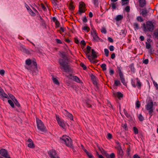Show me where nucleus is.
<instances>
[{
	"label": "nucleus",
	"instance_id": "1",
	"mask_svg": "<svg viewBox=\"0 0 158 158\" xmlns=\"http://www.w3.org/2000/svg\"><path fill=\"white\" fill-rule=\"evenodd\" d=\"M58 62L61 69H63L64 72H66L71 71V68L68 63L65 60L60 59H59Z\"/></svg>",
	"mask_w": 158,
	"mask_h": 158
},
{
	"label": "nucleus",
	"instance_id": "2",
	"mask_svg": "<svg viewBox=\"0 0 158 158\" xmlns=\"http://www.w3.org/2000/svg\"><path fill=\"white\" fill-rule=\"evenodd\" d=\"M60 139L61 142L64 143L66 146L73 149L72 140L69 136L66 135H63Z\"/></svg>",
	"mask_w": 158,
	"mask_h": 158
},
{
	"label": "nucleus",
	"instance_id": "3",
	"mask_svg": "<svg viewBox=\"0 0 158 158\" xmlns=\"http://www.w3.org/2000/svg\"><path fill=\"white\" fill-rule=\"evenodd\" d=\"M144 30L152 32L154 29V25L151 21H148L146 22V25H143Z\"/></svg>",
	"mask_w": 158,
	"mask_h": 158
},
{
	"label": "nucleus",
	"instance_id": "4",
	"mask_svg": "<svg viewBox=\"0 0 158 158\" xmlns=\"http://www.w3.org/2000/svg\"><path fill=\"white\" fill-rule=\"evenodd\" d=\"M36 123L37 124V127L39 130H40L42 132H46L47 131L46 127L40 120L37 118Z\"/></svg>",
	"mask_w": 158,
	"mask_h": 158
},
{
	"label": "nucleus",
	"instance_id": "5",
	"mask_svg": "<svg viewBox=\"0 0 158 158\" xmlns=\"http://www.w3.org/2000/svg\"><path fill=\"white\" fill-rule=\"evenodd\" d=\"M131 84L134 87L136 86L139 89H140L142 86V83L138 78H136L135 80L131 79Z\"/></svg>",
	"mask_w": 158,
	"mask_h": 158
},
{
	"label": "nucleus",
	"instance_id": "6",
	"mask_svg": "<svg viewBox=\"0 0 158 158\" xmlns=\"http://www.w3.org/2000/svg\"><path fill=\"white\" fill-rule=\"evenodd\" d=\"M153 102L152 100L150 102H148L147 105L145 106L146 109L148 111L150 117L152 115V113L153 111Z\"/></svg>",
	"mask_w": 158,
	"mask_h": 158
},
{
	"label": "nucleus",
	"instance_id": "7",
	"mask_svg": "<svg viewBox=\"0 0 158 158\" xmlns=\"http://www.w3.org/2000/svg\"><path fill=\"white\" fill-rule=\"evenodd\" d=\"M79 8L78 12L80 15L85 11V5L83 2L80 3Z\"/></svg>",
	"mask_w": 158,
	"mask_h": 158
},
{
	"label": "nucleus",
	"instance_id": "8",
	"mask_svg": "<svg viewBox=\"0 0 158 158\" xmlns=\"http://www.w3.org/2000/svg\"><path fill=\"white\" fill-rule=\"evenodd\" d=\"M0 155L6 158H11L8 154L7 151L4 149H2L0 150Z\"/></svg>",
	"mask_w": 158,
	"mask_h": 158
},
{
	"label": "nucleus",
	"instance_id": "9",
	"mask_svg": "<svg viewBox=\"0 0 158 158\" xmlns=\"http://www.w3.org/2000/svg\"><path fill=\"white\" fill-rule=\"evenodd\" d=\"M92 36L93 38V40L94 41L98 42L100 41H102V40L99 38L97 35L96 31H94L93 33L92 34Z\"/></svg>",
	"mask_w": 158,
	"mask_h": 158
},
{
	"label": "nucleus",
	"instance_id": "10",
	"mask_svg": "<svg viewBox=\"0 0 158 158\" xmlns=\"http://www.w3.org/2000/svg\"><path fill=\"white\" fill-rule=\"evenodd\" d=\"M56 119L59 125L63 128L65 127V124L63 120L61 119L58 115H56Z\"/></svg>",
	"mask_w": 158,
	"mask_h": 158
},
{
	"label": "nucleus",
	"instance_id": "11",
	"mask_svg": "<svg viewBox=\"0 0 158 158\" xmlns=\"http://www.w3.org/2000/svg\"><path fill=\"white\" fill-rule=\"evenodd\" d=\"M118 71L119 74L121 82L124 85H126L127 83L126 82L125 78L124 77L123 74L122 72L121 71L120 69H118Z\"/></svg>",
	"mask_w": 158,
	"mask_h": 158
},
{
	"label": "nucleus",
	"instance_id": "12",
	"mask_svg": "<svg viewBox=\"0 0 158 158\" xmlns=\"http://www.w3.org/2000/svg\"><path fill=\"white\" fill-rule=\"evenodd\" d=\"M48 154L51 158H59L57 155L56 153L54 150H52L48 152Z\"/></svg>",
	"mask_w": 158,
	"mask_h": 158
},
{
	"label": "nucleus",
	"instance_id": "13",
	"mask_svg": "<svg viewBox=\"0 0 158 158\" xmlns=\"http://www.w3.org/2000/svg\"><path fill=\"white\" fill-rule=\"evenodd\" d=\"M63 113L66 116L68 117L71 120H73V115L68 112L66 110H64V111Z\"/></svg>",
	"mask_w": 158,
	"mask_h": 158
},
{
	"label": "nucleus",
	"instance_id": "14",
	"mask_svg": "<svg viewBox=\"0 0 158 158\" xmlns=\"http://www.w3.org/2000/svg\"><path fill=\"white\" fill-rule=\"evenodd\" d=\"M8 97L7 95L4 92V90L0 86V98H6Z\"/></svg>",
	"mask_w": 158,
	"mask_h": 158
},
{
	"label": "nucleus",
	"instance_id": "15",
	"mask_svg": "<svg viewBox=\"0 0 158 158\" xmlns=\"http://www.w3.org/2000/svg\"><path fill=\"white\" fill-rule=\"evenodd\" d=\"M113 94L115 97H117L119 99L123 97V94L120 92H117L114 93Z\"/></svg>",
	"mask_w": 158,
	"mask_h": 158
},
{
	"label": "nucleus",
	"instance_id": "16",
	"mask_svg": "<svg viewBox=\"0 0 158 158\" xmlns=\"http://www.w3.org/2000/svg\"><path fill=\"white\" fill-rule=\"evenodd\" d=\"M139 6L141 7H143L146 4L145 0H139Z\"/></svg>",
	"mask_w": 158,
	"mask_h": 158
},
{
	"label": "nucleus",
	"instance_id": "17",
	"mask_svg": "<svg viewBox=\"0 0 158 158\" xmlns=\"http://www.w3.org/2000/svg\"><path fill=\"white\" fill-rule=\"evenodd\" d=\"M91 53V56H92V58H93V59H95L97 57V53L96 52H95L94 49H92Z\"/></svg>",
	"mask_w": 158,
	"mask_h": 158
},
{
	"label": "nucleus",
	"instance_id": "18",
	"mask_svg": "<svg viewBox=\"0 0 158 158\" xmlns=\"http://www.w3.org/2000/svg\"><path fill=\"white\" fill-rule=\"evenodd\" d=\"M118 157V158H122L123 155V152L122 150L117 151Z\"/></svg>",
	"mask_w": 158,
	"mask_h": 158
},
{
	"label": "nucleus",
	"instance_id": "19",
	"mask_svg": "<svg viewBox=\"0 0 158 158\" xmlns=\"http://www.w3.org/2000/svg\"><path fill=\"white\" fill-rule=\"evenodd\" d=\"M147 13L148 12L147 10L145 9H142L140 13L144 17H145L147 16Z\"/></svg>",
	"mask_w": 158,
	"mask_h": 158
},
{
	"label": "nucleus",
	"instance_id": "20",
	"mask_svg": "<svg viewBox=\"0 0 158 158\" xmlns=\"http://www.w3.org/2000/svg\"><path fill=\"white\" fill-rule=\"evenodd\" d=\"M69 8L71 10H74L75 8V7L73 5V2L72 1H71L69 3Z\"/></svg>",
	"mask_w": 158,
	"mask_h": 158
},
{
	"label": "nucleus",
	"instance_id": "21",
	"mask_svg": "<svg viewBox=\"0 0 158 158\" xmlns=\"http://www.w3.org/2000/svg\"><path fill=\"white\" fill-rule=\"evenodd\" d=\"M26 8L27 10L29 11V13L32 16H34L35 15V14L30 9L28 6H27L26 7Z\"/></svg>",
	"mask_w": 158,
	"mask_h": 158
},
{
	"label": "nucleus",
	"instance_id": "22",
	"mask_svg": "<svg viewBox=\"0 0 158 158\" xmlns=\"http://www.w3.org/2000/svg\"><path fill=\"white\" fill-rule=\"evenodd\" d=\"M89 60H90L91 63L95 64L97 62V61L96 60H94V59H93V58H92L91 56L90 55H88L87 56Z\"/></svg>",
	"mask_w": 158,
	"mask_h": 158
},
{
	"label": "nucleus",
	"instance_id": "23",
	"mask_svg": "<svg viewBox=\"0 0 158 158\" xmlns=\"http://www.w3.org/2000/svg\"><path fill=\"white\" fill-rule=\"evenodd\" d=\"M73 80L77 83H80L81 82V80L79 78L76 76H73Z\"/></svg>",
	"mask_w": 158,
	"mask_h": 158
},
{
	"label": "nucleus",
	"instance_id": "24",
	"mask_svg": "<svg viewBox=\"0 0 158 158\" xmlns=\"http://www.w3.org/2000/svg\"><path fill=\"white\" fill-rule=\"evenodd\" d=\"M123 18V15H118L115 18L116 21H119L121 20Z\"/></svg>",
	"mask_w": 158,
	"mask_h": 158
},
{
	"label": "nucleus",
	"instance_id": "25",
	"mask_svg": "<svg viewBox=\"0 0 158 158\" xmlns=\"http://www.w3.org/2000/svg\"><path fill=\"white\" fill-rule=\"evenodd\" d=\"M122 2V6L125 5H127L129 3V0H121Z\"/></svg>",
	"mask_w": 158,
	"mask_h": 158
},
{
	"label": "nucleus",
	"instance_id": "26",
	"mask_svg": "<svg viewBox=\"0 0 158 158\" xmlns=\"http://www.w3.org/2000/svg\"><path fill=\"white\" fill-rule=\"evenodd\" d=\"M82 29L85 31H86L87 32H88L89 31V28L87 26H85L82 27Z\"/></svg>",
	"mask_w": 158,
	"mask_h": 158
},
{
	"label": "nucleus",
	"instance_id": "27",
	"mask_svg": "<svg viewBox=\"0 0 158 158\" xmlns=\"http://www.w3.org/2000/svg\"><path fill=\"white\" fill-rule=\"evenodd\" d=\"M127 33V31L125 29L122 30L120 33V35L124 36Z\"/></svg>",
	"mask_w": 158,
	"mask_h": 158
},
{
	"label": "nucleus",
	"instance_id": "28",
	"mask_svg": "<svg viewBox=\"0 0 158 158\" xmlns=\"http://www.w3.org/2000/svg\"><path fill=\"white\" fill-rule=\"evenodd\" d=\"M27 146L28 147L30 148H34L35 147V144L33 142L31 143H29L28 145Z\"/></svg>",
	"mask_w": 158,
	"mask_h": 158
},
{
	"label": "nucleus",
	"instance_id": "29",
	"mask_svg": "<svg viewBox=\"0 0 158 158\" xmlns=\"http://www.w3.org/2000/svg\"><path fill=\"white\" fill-rule=\"evenodd\" d=\"M130 147L129 146L128 147V148H127V150L126 156H127V157L130 156Z\"/></svg>",
	"mask_w": 158,
	"mask_h": 158
},
{
	"label": "nucleus",
	"instance_id": "30",
	"mask_svg": "<svg viewBox=\"0 0 158 158\" xmlns=\"http://www.w3.org/2000/svg\"><path fill=\"white\" fill-rule=\"evenodd\" d=\"M133 26L135 30L138 29L139 27V26L138 24L136 23H133Z\"/></svg>",
	"mask_w": 158,
	"mask_h": 158
},
{
	"label": "nucleus",
	"instance_id": "31",
	"mask_svg": "<svg viewBox=\"0 0 158 158\" xmlns=\"http://www.w3.org/2000/svg\"><path fill=\"white\" fill-rule=\"evenodd\" d=\"M52 80L54 82V83H55V84H56L57 85H59V83L58 81V80H57V79H56L55 78L53 77L52 78Z\"/></svg>",
	"mask_w": 158,
	"mask_h": 158
},
{
	"label": "nucleus",
	"instance_id": "32",
	"mask_svg": "<svg viewBox=\"0 0 158 158\" xmlns=\"http://www.w3.org/2000/svg\"><path fill=\"white\" fill-rule=\"evenodd\" d=\"M117 144L118 145V146L116 147V148L117 150V151H119L122 150L120 144V143L118 142H117Z\"/></svg>",
	"mask_w": 158,
	"mask_h": 158
},
{
	"label": "nucleus",
	"instance_id": "33",
	"mask_svg": "<svg viewBox=\"0 0 158 158\" xmlns=\"http://www.w3.org/2000/svg\"><path fill=\"white\" fill-rule=\"evenodd\" d=\"M106 65L105 64H103L101 65V67L102 68V69L103 71H105L106 69Z\"/></svg>",
	"mask_w": 158,
	"mask_h": 158
},
{
	"label": "nucleus",
	"instance_id": "34",
	"mask_svg": "<svg viewBox=\"0 0 158 158\" xmlns=\"http://www.w3.org/2000/svg\"><path fill=\"white\" fill-rule=\"evenodd\" d=\"M114 85L116 86H118L120 84V82L119 80H114Z\"/></svg>",
	"mask_w": 158,
	"mask_h": 158
},
{
	"label": "nucleus",
	"instance_id": "35",
	"mask_svg": "<svg viewBox=\"0 0 158 158\" xmlns=\"http://www.w3.org/2000/svg\"><path fill=\"white\" fill-rule=\"evenodd\" d=\"M91 47L89 46H87L86 47V53L87 54H89V53L90 51Z\"/></svg>",
	"mask_w": 158,
	"mask_h": 158
},
{
	"label": "nucleus",
	"instance_id": "36",
	"mask_svg": "<svg viewBox=\"0 0 158 158\" xmlns=\"http://www.w3.org/2000/svg\"><path fill=\"white\" fill-rule=\"evenodd\" d=\"M31 60L30 59H27L26 61V64L28 65H30L31 64Z\"/></svg>",
	"mask_w": 158,
	"mask_h": 158
},
{
	"label": "nucleus",
	"instance_id": "37",
	"mask_svg": "<svg viewBox=\"0 0 158 158\" xmlns=\"http://www.w3.org/2000/svg\"><path fill=\"white\" fill-rule=\"evenodd\" d=\"M8 102L10 105L11 106L14 108V105L13 102L10 100H8Z\"/></svg>",
	"mask_w": 158,
	"mask_h": 158
},
{
	"label": "nucleus",
	"instance_id": "38",
	"mask_svg": "<svg viewBox=\"0 0 158 158\" xmlns=\"http://www.w3.org/2000/svg\"><path fill=\"white\" fill-rule=\"evenodd\" d=\"M133 129L135 134H137L138 133V129L136 127H134Z\"/></svg>",
	"mask_w": 158,
	"mask_h": 158
},
{
	"label": "nucleus",
	"instance_id": "39",
	"mask_svg": "<svg viewBox=\"0 0 158 158\" xmlns=\"http://www.w3.org/2000/svg\"><path fill=\"white\" fill-rule=\"evenodd\" d=\"M138 118L139 121H143L144 120V118L141 114H140L138 116Z\"/></svg>",
	"mask_w": 158,
	"mask_h": 158
},
{
	"label": "nucleus",
	"instance_id": "40",
	"mask_svg": "<svg viewBox=\"0 0 158 158\" xmlns=\"http://www.w3.org/2000/svg\"><path fill=\"white\" fill-rule=\"evenodd\" d=\"M104 52L105 55L106 57H108L109 56V51L107 49H104Z\"/></svg>",
	"mask_w": 158,
	"mask_h": 158
},
{
	"label": "nucleus",
	"instance_id": "41",
	"mask_svg": "<svg viewBox=\"0 0 158 158\" xmlns=\"http://www.w3.org/2000/svg\"><path fill=\"white\" fill-rule=\"evenodd\" d=\"M14 103H15V104L18 107H20V104L18 102L17 100L16 99H15V100L14 101Z\"/></svg>",
	"mask_w": 158,
	"mask_h": 158
},
{
	"label": "nucleus",
	"instance_id": "42",
	"mask_svg": "<svg viewBox=\"0 0 158 158\" xmlns=\"http://www.w3.org/2000/svg\"><path fill=\"white\" fill-rule=\"evenodd\" d=\"M154 34L156 37H158V28L155 31Z\"/></svg>",
	"mask_w": 158,
	"mask_h": 158
},
{
	"label": "nucleus",
	"instance_id": "43",
	"mask_svg": "<svg viewBox=\"0 0 158 158\" xmlns=\"http://www.w3.org/2000/svg\"><path fill=\"white\" fill-rule=\"evenodd\" d=\"M20 50L22 52H23L26 49L25 46L23 45H21L20 48Z\"/></svg>",
	"mask_w": 158,
	"mask_h": 158
},
{
	"label": "nucleus",
	"instance_id": "44",
	"mask_svg": "<svg viewBox=\"0 0 158 158\" xmlns=\"http://www.w3.org/2000/svg\"><path fill=\"white\" fill-rule=\"evenodd\" d=\"M117 3H113L111 4V5L112 9L113 10H115L116 8V5Z\"/></svg>",
	"mask_w": 158,
	"mask_h": 158
},
{
	"label": "nucleus",
	"instance_id": "45",
	"mask_svg": "<svg viewBox=\"0 0 158 158\" xmlns=\"http://www.w3.org/2000/svg\"><path fill=\"white\" fill-rule=\"evenodd\" d=\"M80 66L83 68L84 70H85L87 69L86 67V66L83 63H81L80 64Z\"/></svg>",
	"mask_w": 158,
	"mask_h": 158
},
{
	"label": "nucleus",
	"instance_id": "46",
	"mask_svg": "<svg viewBox=\"0 0 158 158\" xmlns=\"http://www.w3.org/2000/svg\"><path fill=\"white\" fill-rule=\"evenodd\" d=\"M23 52L27 54H30L31 53V52L30 51L28 50L27 49H26V48L25 49V50Z\"/></svg>",
	"mask_w": 158,
	"mask_h": 158
},
{
	"label": "nucleus",
	"instance_id": "47",
	"mask_svg": "<svg viewBox=\"0 0 158 158\" xmlns=\"http://www.w3.org/2000/svg\"><path fill=\"white\" fill-rule=\"evenodd\" d=\"M41 6L42 8L43 9V10L45 11L47 10V8L46 7L44 6L43 3H42L41 4Z\"/></svg>",
	"mask_w": 158,
	"mask_h": 158
},
{
	"label": "nucleus",
	"instance_id": "48",
	"mask_svg": "<svg viewBox=\"0 0 158 158\" xmlns=\"http://www.w3.org/2000/svg\"><path fill=\"white\" fill-rule=\"evenodd\" d=\"M125 10L127 12H129L130 11V7L129 6H127L125 9Z\"/></svg>",
	"mask_w": 158,
	"mask_h": 158
},
{
	"label": "nucleus",
	"instance_id": "49",
	"mask_svg": "<svg viewBox=\"0 0 158 158\" xmlns=\"http://www.w3.org/2000/svg\"><path fill=\"white\" fill-rule=\"evenodd\" d=\"M58 31L59 32L60 34H62L61 32H64V30L63 27H61L60 28V30H58Z\"/></svg>",
	"mask_w": 158,
	"mask_h": 158
},
{
	"label": "nucleus",
	"instance_id": "50",
	"mask_svg": "<svg viewBox=\"0 0 158 158\" xmlns=\"http://www.w3.org/2000/svg\"><path fill=\"white\" fill-rule=\"evenodd\" d=\"M101 31L102 33H104L105 34H106V30L105 28H102L101 30Z\"/></svg>",
	"mask_w": 158,
	"mask_h": 158
},
{
	"label": "nucleus",
	"instance_id": "51",
	"mask_svg": "<svg viewBox=\"0 0 158 158\" xmlns=\"http://www.w3.org/2000/svg\"><path fill=\"white\" fill-rule=\"evenodd\" d=\"M151 47V45L149 43H146V48L147 49H149Z\"/></svg>",
	"mask_w": 158,
	"mask_h": 158
},
{
	"label": "nucleus",
	"instance_id": "52",
	"mask_svg": "<svg viewBox=\"0 0 158 158\" xmlns=\"http://www.w3.org/2000/svg\"><path fill=\"white\" fill-rule=\"evenodd\" d=\"M33 63L34 65L35 66V69L36 70H37V66L36 61L35 60H33Z\"/></svg>",
	"mask_w": 158,
	"mask_h": 158
},
{
	"label": "nucleus",
	"instance_id": "53",
	"mask_svg": "<svg viewBox=\"0 0 158 158\" xmlns=\"http://www.w3.org/2000/svg\"><path fill=\"white\" fill-rule=\"evenodd\" d=\"M136 19L137 21H139L140 22H142L143 21V20L141 17L140 16H138V17H137Z\"/></svg>",
	"mask_w": 158,
	"mask_h": 158
},
{
	"label": "nucleus",
	"instance_id": "54",
	"mask_svg": "<svg viewBox=\"0 0 158 158\" xmlns=\"http://www.w3.org/2000/svg\"><path fill=\"white\" fill-rule=\"evenodd\" d=\"M5 72L3 69H2L0 70V74L2 76H3L5 74Z\"/></svg>",
	"mask_w": 158,
	"mask_h": 158
},
{
	"label": "nucleus",
	"instance_id": "55",
	"mask_svg": "<svg viewBox=\"0 0 158 158\" xmlns=\"http://www.w3.org/2000/svg\"><path fill=\"white\" fill-rule=\"evenodd\" d=\"M112 138V135L110 133H108L107 135V138L110 139Z\"/></svg>",
	"mask_w": 158,
	"mask_h": 158
},
{
	"label": "nucleus",
	"instance_id": "56",
	"mask_svg": "<svg viewBox=\"0 0 158 158\" xmlns=\"http://www.w3.org/2000/svg\"><path fill=\"white\" fill-rule=\"evenodd\" d=\"M115 155L114 153H111L109 156V158H114Z\"/></svg>",
	"mask_w": 158,
	"mask_h": 158
},
{
	"label": "nucleus",
	"instance_id": "57",
	"mask_svg": "<svg viewBox=\"0 0 158 158\" xmlns=\"http://www.w3.org/2000/svg\"><path fill=\"white\" fill-rule=\"evenodd\" d=\"M123 128L125 129V130H127L128 127L127 126V125L126 123H125L124 124L123 126Z\"/></svg>",
	"mask_w": 158,
	"mask_h": 158
},
{
	"label": "nucleus",
	"instance_id": "58",
	"mask_svg": "<svg viewBox=\"0 0 158 158\" xmlns=\"http://www.w3.org/2000/svg\"><path fill=\"white\" fill-rule=\"evenodd\" d=\"M140 102L139 101H137L136 102V107L137 108H139L140 106Z\"/></svg>",
	"mask_w": 158,
	"mask_h": 158
},
{
	"label": "nucleus",
	"instance_id": "59",
	"mask_svg": "<svg viewBox=\"0 0 158 158\" xmlns=\"http://www.w3.org/2000/svg\"><path fill=\"white\" fill-rule=\"evenodd\" d=\"M114 73V71L113 69H110L109 71V73L110 75H113Z\"/></svg>",
	"mask_w": 158,
	"mask_h": 158
},
{
	"label": "nucleus",
	"instance_id": "60",
	"mask_svg": "<svg viewBox=\"0 0 158 158\" xmlns=\"http://www.w3.org/2000/svg\"><path fill=\"white\" fill-rule=\"evenodd\" d=\"M9 96H10V98H11V99L13 100V101L14 100H15V99H16L15 98V97L12 94H10L9 95Z\"/></svg>",
	"mask_w": 158,
	"mask_h": 158
},
{
	"label": "nucleus",
	"instance_id": "61",
	"mask_svg": "<svg viewBox=\"0 0 158 158\" xmlns=\"http://www.w3.org/2000/svg\"><path fill=\"white\" fill-rule=\"evenodd\" d=\"M109 48L110 51H112L114 50V47L113 45L110 46Z\"/></svg>",
	"mask_w": 158,
	"mask_h": 158
},
{
	"label": "nucleus",
	"instance_id": "62",
	"mask_svg": "<svg viewBox=\"0 0 158 158\" xmlns=\"http://www.w3.org/2000/svg\"><path fill=\"white\" fill-rule=\"evenodd\" d=\"M56 25V27H59L60 26V23L59 22L57 21L56 22H55Z\"/></svg>",
	"mask_w": 158,
	"mask_h": 158
},
{
	"label": "nucleus",
	"instance_id": "63",
	"mask_svg": "<svg viewBox=\"0 0 158 158\" xmlns=\"http://www.w3.org/2000/svg\"><path fill=\"white\" fill-rule=\"evenodd\" d=\"M56 40L57 44H61L62 43V41L60 40L57 39H56Z\"/></svg>",
	"mask_w": 158,
	"mask_h": 158
},
{
	"label": "nucleus",
	"instance_id": "64",
	"mask_svg": "<svg viewBox=\"0 0 158 158\" xmlns=\"http://www.w3.org/2000/svg\"><path fill=\"white\" fill-rule=\"evenodd\" d=\"M153 84H154V86L156 87V89L158 90V85L157 83L156 82H154Z\"/></svg>",
	"mask_w": 158,
	"mask_h": 158
}]
</instances>
